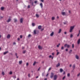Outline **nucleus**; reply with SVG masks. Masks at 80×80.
I'll list each match as a JSON object with an SVG mask.
<instances>
[{
	"label": "nucleus",
	"instance_id": "f257e3e1",
	"mask_svg": "<svg viewBox=\"0 0 80 80\" xmlns=\"http://www.w3.org/2000/svg\"><path fill=\"white\" fill-rule=\"evenodd\" d=\"M74 28H75V26H71L70 27V29L69 30V32H72L73 31V29H74Z\"/></svg>",
	"mask_w": 80,
	"mask_h": 80
},
{
	"label": "nucleus",
	"instance_id": "f03ea898",
	"mask_svg": "<svg viewBox=\"0 0 80 80\" xmlns=\"http://www.w3.org/2000/svg\"><path fill=\"white\" fill-rule=\"evenodd\" d=\"M64 47H67V48H69V47H70V45H68L67 44H66L64 45Z\"/></svg>",
	"mask_w": 80,
	"mask_h": 80
},
{
	"label": "nucleus",
	"instance_id": "7ed1b4c3",
	"mask_svg": "<svg viewBox=\"0 0 80 80\" xmlns=\"http://www.w3.org/2000/svg\"><path fill=\"white\" fill-rule=\"evenodd\" d=\"M58 76L57 75H55L54 76V80H56V79L57 78Z\"/></svg>",
	"mask_w": 80,
	"mask_h": 80
},
{
	"label": "nucleus",
	"instance_id": "20e7f679",
	"mask_svg": "<svg viewBox=\"0 0 80 80\" xmlns=\"http://www.w3.org/2000/svg\"><path fill=\"white\" fill-rule=\"evenodd\" d=\"M53 35H54V32H52V33H51L50 34V36L51 37H53Z\"/></svg>",
	"mask_w": 80,
	"mask_h": 80
},
{
	"label": "nucleus",
	"instance_id": "39448f33",
	"mask_svg": "<svg viewBox=\"0 0 80 80\" xmlns=\"http://www.w3.org/2000/svg\"><path fill=\"white\" fill-rule=\"evenodd\" d=\"M66 13H67L66 12H62V15H66Z\"/></svg>",
	"mask_w": 80,
	"mask_h": 80
},
{
	"label": "nucleus",
	"instance_id": "423d86ee",
	"mask_svg": "<svg viewBox=\"0 0 80 80\" xmlns=\"http://www.w3.org/2000/svg\"><path fill=\"white\" fill-rule=\"evenodd\" d=\"M53 75H54V74H53V73H51L50 76V77L51 78H52L53 77Z\"/></svg>",
	"mask_w": 80,
	"mask_h": 80
},
{
	"label": "nucleus",
	"instance_id": "0eeeda50",
	"mask_svg": "<svg viewBox=\"0 0 80 80\" xmlns=\"http://www.w3.org/2000/svg\"><path fill=\"white\" fill-rule=\"evenodd\" d=\"M23 18H21L20 20V23H22L23 22Z\"/></svg>",
	"mask_w": 80,
	"mask_h": 80
},
{
	"label": "nucleus",
	"instance_id": "6e6552de",
	"mask_svg": "<svg viewBox=\"0 0 80 80\" xmlns=\"http://www.w3.org/2000/svg\"><path fill=\"white\" fill-rule=\"evenodd\" d=\"M76 58L77 60H78L79 59V57H78L77 55H76Z\"/></svg>",
	"mask_w": 80,
	"mask_h": 80
},
{
	"label": "nucleus",
	"instance_id": "1a4fd4ad",
	"mask_svg": "<svg viewBox=\"0 0 80 80\" xmlns=\"http://www.w3.org/2000/svg\"><path fill=\"white\" fill-rule=\"evenodd\" d=\"M78 44H80V38L79 39L78 41Z\"/></svg>",
	"mask_w": 80,
	"mask_h": 80
},
{
	"label": "nucleus",
	"instance_id": "9d476101",
	"mask_svg": "<svg viewBox=\"0 0 80 80\" xmlns=\"http://www.w3.org/2000/svg\"><path fill=\"white\" fill-rule=\"evenodd\" d=\"M7 38L9 39L10 38V34H8L7 36Z\"/></svg>",
	"mask_w": 80,
	"mask_h": 80
},
{
	"label": "nucleus",
	"instance_id": "9b49d317",
	"mask_svg": "<svg viewBox=\"0 0 80 80\" xmlns=\"http://www.w3.org/2000/svg\"><path fill=\"white\" fill-rule=\"evenodd\" d=\"M60 63H58V64H57L56 65V67H59V66H60Z\"/></svg>",
	"mask_w": 80,
	"mask_h": 80
},
{
	"label": "nucleus",
	"instance_id": "f8f14e48",
	"mask_svg": "<svg viewBox=\"0 0 80 80\" xmlns=\"http://www.w3.org/2000/svg\"><path fill=\"white\" fill-rule=\"evenodd\" d=\"M10 21H11V19L9 18L8 19V20L7 21V22H8V23H9V22H10Z\"/></svg>",
	"mask_w": 80,
	"mask_h": 80
},
{
	"label": "nucleus",
	"instance_id": "ddd939ff",
	"mask_svg": "<svg viewBox=\"0 0 80 80\" xmlns=\"http://www.w3.org/2000/svg\"><path fill=\"white\" fill-rule=\"evenodd\" d=\"M40 6H41V8H43V4H42V3H41L40 4Z\"/></svg>",
	"mask_w": 80,
	"mask_h": 80
},
{
	"label": "nucleus",
	"instance_id": "4468645a",
	"mask_svg": "<svg viewBox=\"0 0 80 80\" xmlns=\"http://www.w3.org/2000/svg\"><path fill=\"white\" fill-rule=\"evenodd\" d=\"M61 32H62V29H60L58 32V33H60Z\"/></svg>",
	"mask_w": 80,
	"mask_h": 80
},
{
	"label": "nucleus",
	"instance_id": "2eb2a0df",
	"mask_svg": "<svg viewBox=\"0 0 80 80\" xmlns=\"http://www.w3.org/2000/svg\"><path fill=\"white\" fill-rule=\"evenodd\" d=\"M38 28L39 30H40V29H41V28H42V26H38Z\"/></svg>",
	"mask_w": 80,
	"mask_h": 80
},
{
	"label": "nucleus",
	"instance_id": "dca6fc26",
	"mask_svg": "<svg viewBox=\"0 0 80 80\" xmlns=\"http://www.w3.org/2000/svg\"><path fill=\"white\" fill-rule=\"evenodd\" d=\"M73 68H75V64H74L72 66Z\"/></svg>",
	"mask_w": 80,
	"mask_h": 80
},
{
	"label": "nucleus",
	"instance_id": "f3484780",
	"mask_svg": "<svg viewBox=\"0 0 80 80\" xmlns=\"http://www.w3.org/2000/svg\"><path fill=\"white\" fill-rule=\"evenodd\" d=\"M32 25L33 27H34V26H35V24L34 23H32Z\"/></svg>",
	"mask_w": 80,
	"mask_h": 80
},
{
	"label": "nucleus",
	"instance_id": "a211bd4d",
	"mask_svg": "<svg viewBox=\"0 0 80 80\" xmlns=\"http://www.w3.org/2000/svg\"><path fill=\"white\" fill-rule=\"evenodd\" d=\"M60 72H63V69L61 68L60 69Z\"/></svg>",
	"mask_w": 80,
	"mask_h": 80
},
{
	"label": "nucleus",
	"instance_id": "6ab92c4d",
	"mask_svg": "<svg viewBox=\"0 0 80 80\" xmlns=\"http://www.w3.org/2000/svg\"><path fill=\"white\" fill-rule=\"evenodd\" d=\"M7 53H8V51L5 52H4V55H6V54H7Z\"/></svg>",
	"mask_w": 80,
	"mask_h": 80
},
{
	"label": "nucleus",
	"instance_id": "aec40b11",
	"mask_svg": "<svg viewBox=\"0 0 80 80\" xmlns=\"http://www.w3.org/2000/svg\"><path fill=\"white\" fill-rule=\"evenodd\" d=\"M2 75H5V72H2Z\"/></svg>",
	"mask_w": 80,
	"mask_h": 80
},
{
	"label": "nucleus",
	"instance_id": "412c9836",
	"mask_svg": "<svg viewBox=\"0 0 80 80\" xmlns=\"http://www.w3.org/2000/svg\"><path fill=\"white\" fill-rule=\"evenodd\" d=\"M36 16L37 18H38V17H39V15L37 14L36 15Z\"/></svg>",
	"mask_w": 80,
	"mask_h": 80
},
{
	"label": "nucleus",
	"instance_id": "4be33fe9",
	"mask_svg": "<svg viewBox=\"0 0 80 80\" xmlns=\"http://www.w3.org/2000/svg\"><path fill=\"white\" fill-rule=\"evenodd\" d=\"M14 20L15 22H17V19H14Z\"/></svg>",
	"mask_w": 80,
	"mask_h": 80
},
{
	"label": "nucleus",
	"instance_id": "5701e85b",
	"mask_svg": "<svg viewBox=\"0 0 80 80\" xmlns=\"http://www.w3.org/2000/svg\"><path fill=\"white\" fill-rule=\"evenodd\" d=\"M70 37L71 38H72L73 37V34H71L70 35Z\"/></svg>",
	"mask_w": 80,
	"mask_h": 80
},
{
	"label": "nucleus",
	"instance_id": "b1692460",
	"mask_svg": "<svg viewBox=\"0 0 80 80\" xmlns=\"http://www.w3.org/2000/svg\"><path fill=\"white\" fill-rule=\"evenodd\" d=\"M38 48L39 49H41L42 48V47H41L40 46H38Z\"/></svg>",
	"mask_w": 80,
	"mask_h": 80
},
{
	"label": "nucleus",
	"instance_id": "393cba45",
	"mask_svg": "<svg viewBox=\"0 0 80 80\" xmlns=\"http://www.w3.org/2000/svg\"><path fill=\"white\" fill-rule=\"evenodd\" d=\"M19 64H21L22 63V61H19Z\"/></svg>",
	"mask_w": 80,
	"mask_h": 80
},
{
	"label": "nucleus",
	"instance_id": "a878e982",
	"mask_svg": "<svg viewBox=\"0 0 80 80\" xmlns=\"http://www.w3.org/2000/svg\"><path fill=\"white\" fill-rule=\"evenodd\" d=\"M52 20H55V17H52Z\"/></svg>",
	"mask_w": 80,
	"mask_h": 80
},
{
	"label": "nucleus",
	"instance_id": "bb28decb",
	"mask_svg": "<svg viewBox=\"0 0 80 80\" xmlns=\"http://www.w3.org/2000/svg\"><path fill=\"white\" fill-rule=\"evenodd\" d=\"M36 64V62H34V63H33V65L34 66H35V65Z\"/></svg>",
	"mask_w": 80,
	"mask_h": 80
},
{
	"label": "nucleus",
	"instance_id": "cd10ccee",
	"mask_svg": "<svg viewBox=\"0 0 80 80\" xmlns=\"http://www.w3.org/2000/svg\"><path fill=\"white\" fill-rule=\"evenodd\" d=\"M60 45V43H59L58 45H57V47H59V46Z\"/></svg>",
	"mask_w": 80,
	"mask_h": 80
},
{
	"label": "nucleus",
	"instance_id": "c85d7f7f",
	"mask_svg": "<svg viewBox=\"0 0 80 80\" xmlns=\"http://www.w3.org/2000/svg\"><path fill=\"white\" fill-rule=\"evenodd\" d=\"M70 73H68V74H67L68 77H70Z\"/></svg>",
	"mask_w": 80,
	"mask_h": 80
},
{
	"label": "nucleus",
	"instance_id": "c756f323",
	"mask_svg": "<svg viewBox=\"0 0 80 80\" xmlns=\"http://www.w3.org/2000/svg\"><path fill=\"white\" fill-rule=\"evenodd\" d=\"M34 34H36V30H34Z\"/></svg>",
	"mask_w": 80,
	"mask_h": 80
},
{
	"label": "nucleus",
	"instance_id": "7c9ffc66",
	"mask_svg": "<svg viewBox=\"0 0 80 80\" xmlns=\"http://www.w3.org/2000/svg\"><path fill=\"white\" fill-rule=\"evenodd\" d=\"M26 52V51H25V50L23 51V53H25Z\"/></svg>",
	"mask_w": 80,
	"mask_h": 80
},
{
	"label": "nucleus",
	"instance_id": "2f4dec72",
	"mask_svg": "<svg viewBox=\"0 0 80 80\" xmlns=\"http://www.w3.org/2000/svg\"><path fill=\"white\" fill-rule=\"evenodd\" d=\"M1 9L2 10H3V9H4V7H1Z\"/></svg>",
	"mask_w": 80,
	"mask_h": 80
},
{
	"label": "nucleus",
	"instance_id": "473e14b6",
	"mask_svg": "<svg viewBox=\"0 0 80 80\" xmlns=\"http://www.w3.org/2000/svg\"><path fill=\"white\" fill-rule=\"evenodd\" d=\"M9 74H10V75H12V72L10 71L9 72Z\"/></svg>",
	"mask_w": 80,
	"mask_h": 80
},
{
	"label": "nucleus",
	"instance_id": "72a5a7b5",
	"mask_svg": "<svg viewBox=\"0 0 80 80\" xmlns=\"http://www.w3.org/2000/svg\"><path fill=\"white\" fill-rule=\"evenodd\" d=\"M66 76H64L63 78H62V80H64Z\"/></svg>",
	"mask_w": 80,
	"mask_h": 80
},
{
	"label": "nucleus",
	"instance_id": "f704fd0d",
	"mask_svg": "<svg viewBox=\"0 0 80 80\" xmlns=\"http://www.w3.org/2000/svg\"><path fill=\"white\" fill-rule=\"evenodd\" d=\"M64 49V47H63V46H62V47H61V49L62 50H63V49Z\"/></svg>",
	"mask_w": 80,
	"mask_h": 80
},
{
	"label": "nucleus",
	"instance_id": "c9c22d12",
	"mask_svg": "<svg viewBox=\"0 0 80 80\" xmlns=\"http://www.w3.org/2000/svg\"><path fill=\"white\" fill-rule=\"evenodd\" d=\"M80 73H79L78 74L77 76H78V77H79V76H80Z\"/></svg>",
	"mask_w": 80,
	"mask_h": 80
},
{
	"label": "nucleus",
	"instance_id": "e433bc0d",
	"mask_svg": "<svg viewBox=\"0 0 80 80\" xmlns=\"http://www.w3.org/2000/svg\"><path fill=\"white\" fill-rule=\"evenodd\" d=\"M13 78H16V76H14L13 77Z\"/></svg>",
	"mask_w": 80,
	"mask_h": 80
},
{
	"label": "nucleus",
	"instance_id": "4c0bfd02",
	"mask_svg": "<svg viewBox=\"0 0 80 80\" xmlns=\"http://www.w3.org/2000/svg\"><path fill=\"white\" fill-rule=\"evenodd\" d=\"M59 53H60V52H57V55H58Z\"/></svg>",
	"mask_w": 80,
	"mask_h": 80
},
{
	"label": "nucleus",
	"instance_id": "58836bf2",
	"mask_svg": "<svg viewBox=\"0 0 80 80\" xmlns=\"http://www.w3.org/2000/svg\"><path fill=\"white\" fill-rule=\"evenodd\" d=\"M22 37H23V36H22V35H21L20 36V38H22Z\"/></svg>",
	"mask_w": 80,
	"mask_h": 80
},
{
	"label": "nucleus",
	"instance_id": "ea45409f",
	"mask_svg": "<svg viewBox=\"0 0 80 80\" xmlns=\"http://www.w3.org/2000/svg\"><path fill=\"white\" fill-rule=\"evenodd\" d=\"M72 52V50H70V51L69 52V53H71Z\"/></svg>",
	"mask_w": 80,
	"mask_h": 80
},
{
	"label": "nucleus",
	"instance_id": "a19ab883",
	"mask_svg": "<svg viewBox=\"0 0 80 80\" xmlns=\"http://www.w3.org/2000/svg\"><path fill=\"white\" fill-rule=\"evenodd\" d=\"M72 48H74V44H72Z\"/></svg>",
	"mask_w": 80,
	"mask_h": 80
},
{
	"label": "nucleus",
	"instance_id": "79ce46f5",
	"mask_svg": "<svg viewBox=\"0 0 80 80\" xmlns=\"http://www.w3.org/2000/svg\"><path fill=\"white\" fill-rule=\"evenodd\" d=\"M31 37V35L30 34H29L28 35V37Z\"/></svg>",
	"mask_w": 80,
	"mask_h": 80
},
{
	"label": "nucleus",
	"instance_id": "37998d69",
	"mask_svg": "<svg viewBox=\"0 0 80 80\" xmlns=\"http://www.w3.org/2000/svg\"><path fill=\"white\" fill-rule=\"evenodd\" d=\"M34 3H37V1H36L34 2Z\"/></svg>",
	"mask_w": 80,
	"mask_h": 80
},
{
	"label": "nucleus",
	"instance_id": "c03bdc74",
	"mask_svg": "<svg viewBox=\"0 0 80 80\" xmlns=\"http://www.w3.org/2000/svg\"><path fill=\"white\" fill-rule=\"evenodd\" d=\"M41 1L42 2H44V0H41Z\"/></svg>",
	"mask_w": 80,
	"mask_h": 80
},
{
	"label": "nucleus",
	"instance_id": "a18cd8bd",
	"mask_svg": "<svg viewBox=\"0 0 80 80\" xmlns=\"http://www.w3.org/2000/svg\"><path fill=\"white\" fill-rule=\"evenodd\" d=\"M28 8H30V5H28Z\"/></svg>",
	"mask_w": 80,
	"mask_h": 80
},
{
	"label": "nucleus",
	"instance_id": "49530a36",
	"mask_svg": "<svg viewBox=\"0 0 80 80\" xmlns=\"http://www.w3.org/2000/svg\"><path fill=\"white\" fill-rule=\"evenodd\" d=\"M49 58H51L52 57V55H50L49 57Z\"/></svg>",
	"mask_w": 80,
	"mask_h": 80
},
{
	"label": "nucleus",
	"instance_id": "de8ad7c7",
	"mask_svg": "<svg viewBox=\"0 0 80 80\" xmlns=\"http://www.w3.org/2000/svg\"><path fill=\"white\" fill-rule=\"evenodd\" d=\"M28 63L27 62V63H26V66H28Z\"/></svg>",
	"mask_w": 80,
	"mask_h": 80
},
{
	"label": "nucleus",
	"instance_id": "09e8293b",
	"mask_svg": "<svg viewBox=\"0 0 80 80\" xmlns=\"http://www.w3.org/2000/svg\"><path fill=\"white\" fill-rule=\"evenodd\" d=\"M54 54L55 53L54 52H53L52 53V55L53 56L54 55Z\"/></svg>",
	"mask_w": 80,
	"mask_h": 80
},
{
	"label": "nucleus",
	"instance_id": "8fccbe9b",
	"mask_svg": "<svg viewBox=\"0 0 80 80\" xmlns=\"http://www.w3.org/2000/svg\"><path fill=\"white\" fill-rule=\"evenodd\" d=\"M40 69V67H39V68L38 69V71H39Z\"/></svg>",
	"mask_w": 80,
	"mask_h": 80
},
{
	"label": "nucleus",
	"instance_id": "3c124183",
	"mask_svg": "<svg viewBox=\"0 0 80 80\" xmlns=\"http://www.w3.org/2000/svg\"><path fill=\"white\" fill-rule=\"evenodd\" d=\"M30 74H28V77H30Z\"/></svg>",
	"mask_w": 80,
	"mask_h": 80
},
{
	"label": "nucleus",
	"instance_id": "603ef678",
	"mask_svg": "<svg viewBox=\"0 0 80 80\" xmlns=\"http://www.w3.org/2000/svg\"><path fill=\"white\" fill-rule=\"evenodd\" d=\"M79 35H80V34L78 33L77 36V37H79Z\"/></svg>",
	"mask_w": 80,
	"mask_h": 80
},
{
	"label": "nucleus",
	"instance_id": "864d4df0",
	"mask_svg": "<svg viewBox=\"0 0 80 80\" xmlns=\"http://www.w3.org/2000/svg\"><path fill=\"white\" fill-rule=\"evenodd\" d=\"M67 32H64V34H65V35H66V34H67Z\"/></svg>",
	"mask_w": 80,
	"mask_h": 80
},
{
	"label": "nucleus",
	"instance_id": "5fc2aeb1",
	"mask_svg": "<svg viewBox=\"0 0 80 80\" xmlns=\"http://www.w3.org/2000/svg\"><path fill=\"white\" fill-rule=\"evenodd\" d=\"M63 74L64 75H65V71H64V72H63Z\"/></svg>",
	"mask_w": 80,
	"mask_h": 80
},
{
	"label": "nucleus",
	"instance_id": "6e6d98bb",
	"mask_svg": "<svg viewBox=\"0 0 80 80\" xmlns=\"http://www.w3.org/2000/svg\"><path fill=\"white\" fill-rule=\"evenodd\" d=\"M68 49H66V52H68Z\"/></svg>",
	"mask_w": 80,
	"mask_h": 80
},
{
	"label": "nucleus",
	"instance_id": "4d7b16f0",
	"mask_svg": "<svg viewBox=\"0 0 80 80\" xmlns=\"http://www.w3.org/2000/svg\"><path fill=\"white\" fill-rule=\"evenodd\" d=\"M51 70V68H50L49 69H48V71H49V70Z\"/></svg>",
	"mask_w": 80,
	"mask_h": 80
},
{
	"label": "nucleus",
	"instance_id": "13d9d810",
	"mask_svg": "<svg viewBox=\"0 0 80 80\" xmlns=\"http://www.w3.org/2000/svg\"><path fill=\"white\" fill-rule=\"evenodd\" d=\"M13 45H15L16 44V43L14 42H13Z\"/></svg>",
	"mask_w": 80,
	"mask_h": 80
},
{
	"label": "nucleus",
	"instance_id": "bf43d9fd",
	"mask_svg": "<svg viewBox=\"0 0 80 80\" xmlns=\"http://www.w3.org/2000/svg\"><path fill=\"white\" fill-rule=\"evenodd\" d=\"M67 22H64V24H67Z\"/></svg>",
	"mask_w": 80,
	"mask_h": 80
},
{
	"label": "nucleus",
	"instance_id": "052dcab7",
	"mask_svg": "<svg viewBox=\"0 0 80 80\" xmlns=\"http://www.w3.org/2000/svg\"><path fill=\"white\" fill-rule=\"evenodd\" d=\"M17 80H20V79L19 78H17Z\"/></svg>",
	"mask_w": 80,
	"mask_h": 80
},
{
	"label": "nucleus",
	"instance_id": "680f3d73",
	"mask_svg": "<svg viewBox=\"0 0 80 80\" xmlns=\"http://www.w3.org/2000/svg\"><path fill=\"white\" fill-rule=\"evenodd\" d=\"M18 41L20 40V38H18Z\"/></svg>",
	"mask_w": 80,
	"mask_h": 80
},
{
	"label": "nucleus",
	"instance_id": "e2e57ef3",
	"mask_svg": "<svg viewBox=\"0 0 80 80\" xmlns=\"http://www.w3.org/2000/svg\"><path fill=\"white\" fill-rule=\"evenodd\" d=\"M15 55L16 56H17V53H15Z\"/></svg>",
	"mask_w": 80,
	"mask_h": 80
},
{
	"label": "nucleus",
	"instance_id": "0e129e2a",
	"mask_svg": "<svg viewBox=\"0 0 80 80\" xmlns=\"http://www.w3.org/2000/svg\"><path fill=\"white\" fill-rule=\"evenodd\" d=\"M70 67H72V64H70L69 66Z\"/></svg>",
	"mask_w": 80,
	"mask_h": 80
},
{
	"label": "nucleus",
	"instance_id": "69168bd1",
	"mask_svg": "<svg viewBox=\"0 0 80 80\" xmlns=\"http://www.w3.org/2000/svg\"><path fill=\"white\" fill-rule=\"evenodd\" d=\"M79 33V34H80V30H79V33Z\"/></svg>",
	"mask_w": 80,
	"mask_h": 80
},
{
	"label": "nucleus",
	"instance_id": "338daca9",
	"mask_svg": "<svg viewBox=\"0 0 80 80\" xmlns=\"http://www.w3.org/2000/svg\"><path fill=\"white\" fill-rule=\"evenodd\" d=\"M38 78V76H37L36 78Z\"/></svg>",
	"mask_w": 80,
	"mask_h": 80
},
{
	"label": "nucleus",
	"instance_id": "774afa93",
	"mask_svg": "<svg viewBox=\"0 0 80 80\" xmlns=\"http://www.w3.org/2000/svg\"><path fill=\"white\" fill-rule=\"evenodd\" d=\"M44 80H47V78H45L44 79Z\"/></svg>",
	"mask_w": 80,
	"mask_h": 80
}]
</instances>
